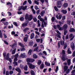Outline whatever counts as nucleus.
<instances>
[{
  "label": "nucleus",
  "mask_w": 75,
  "mask_h": 75,
  "mask_svg": "<svg viewBox=\"0 0 75 75\" xmlns=\"http://www.w3.org/2000/svg\"><path fill=\"white\" fill-rule=\"evenodd\" d=\"M44 67V65L43 63L40 66V68L41 69H43V68Z\"/></svg>",
  "instance_id": "f704fd0d"
},
{
  "label": "nucleus",
  "mask_w": 75,
  "mask_h": 75,
  "mask_svg": "<svg viewBox=\"0 0 75 75\" xmlns=\"http://www.w3.org/2000/svg\"><path fill=\"white\" fill-rule=\"evenodd\" d=\"M68 4L67 3H64L63 5V6L64 8H66L68 7Z\"/></svg>",
  "instance_id": "2eb2a0df"
},
{
  "label": "nucleus",
  "mask_w": 75,
  "mask_h": 75,
  "mask_svg": "<svg viewBox=\"0 0 75 75\" xmlns=\"http://www.w3.org/2000/svg\"><path fill=\"white\" fill-rule=\"evenodd\" d=\"M69 32L72 33V32H75V30L74 28H71L69 30Z\"/></svg>",
  "instance_id": "6ab92c4d"
},
{
  "label": "nucleus",
  "mask_w": 75,
  "mask_h": 75,
  "mask_svg": "<svg viewBox=\"0 0 75 75\" xmlns=\"http://www.w3.org/2000/svg\"><path fill=\"white\" fill-rule=\"evenodd\" d=\"M67 53L68 54H72V52L70 50L69 48H68L67 50Z\"/></svg>",
  "instance_id": "4be33fe9"
},
{
  "label": "nucleus",
  "mask_w": 75,
  "mask_h": 75,
  "mask_svg": "<svg viewBox=\"0 0 75 75\" xmlns=\"http://www.w3.org/2000/svg\"><path fill=\"white\" fill-rule=\"evenodd\" d=\"M45 13V11H41L40 13V15H41L42 17H43L44 16V14Z\"/></svg>",
  "instance_id": "bb28decb"
},
{
  "label": "nucleus",
  "mask_w": 75,
  "mask_h": 75,
  "mask_svg": "<svg viewBox=\"0 0 75 75\" xmlns=\"http://www.w3.org/2000/svg\"><path fill=\"white\" fill-rule=\"evenodd\" d=\"M62 28L64 30H67L68 28V25L66 24H64Z\"/></svg>",
  "instance_id": "4468645a"
},
{
  "label": "nucleus",
  "mask_w": 75,
  "mask_h": 75,
  "mask_svg": "<svg viewBox=\"0 0 75 75\" xmlns=\"http://www.w3.org/2000/svg\"><path fill=\"white\" fill-rule=\"evenodd\" d=\"M15 70L17 72H18V73L21 72V69L19 67H17L16 69Z\"/></svg>",
  "instance_id": "1a4fd4ad"
},
{
  "label": "nucleus",
  "mask_w": 75,
  "mask_h": 75,
  "mask_svg": "<svg viewBox=\"0 0 75 75\" xmlns=\"http://www.w3.org/2000/svg\"><path fill=\"white\" fill-rule=\"evenodd\" d=\"M33 18V15H29V18H28V21H31L32 19Z\"/></svg>",
  "instance_id": "f8f14e48"
},
{
  "label": "nucleus",
  "mask_w": 75,
  "mask_h": 75,
  "mask_svg": "<svg viewBox=\"0 0 75 75\" xmlns=\"http://www.w3.org/2000/svg\"><path fill=\"white\" fill-rule=\"evenodd\" d=\"M27 64L28 65L29 68H30V69H34V68H35V66L34 65L28 62L27 63Z\"/></svg>",
  "instance_id": "f03ea898"
},
{
  "label": "nucleus",
  "mask_w": 75,
  "mask_h": 75,
  "mask_svg": "<svg viewBox=\"0 0 75 75\" xmlns=\"http://www.w3.org/2000/svg\"><path fill=\"white\" fill-rule=\"evenodd\" d=\"M38 65H40L41 64V61L40 60H39L38 61Z\"/></svg>",
  "instance_id": "a19ab883"
},
{
  "label": "nucleus",
  "mask_w": 75,
  "mask_h": 75,
  "mask_svg": "<svg viewBox=\"0 0 75 75\" xmlns=\"http://www.w3.org/2000/svg\"><path fill=\"white\" fill-rule=\"evenodd\" d=\"M35 9L36 10H37L38 9H39V8H38V6L37 5L35 6Z\"/></svg>",
  "instance_id": "5fc2aeb1"
},
{
  "label": "nucleus",
  "mask_w": 75,
  "mask_h": 75,
  "mask_svg": "<svg viewBox=\"0 0 75 75\" xmlns=\"http://www.w3.org/2000/svg\"><path fill=\"white\" fill-rule=\"evenodd\" d=\"M20 20L22 21H24V18L23 17H21L20 18Z\"/></svg>",
  "instance_id": "09e8293b"
},
{
  "label": "nucleus",
  "mask_w": 75,
  "mask_h": 75,
  "mask_svg": "<svg viewBox=\"0 0 75 75\" xmlns=\"http://www.w3.org/2000/svg\"><path fill=\"white\" fill-rule=\"evenodd\" d=\"M73 36V34L72 33H71L69 35V38H72V37Z\"/></svg>",
  "instance_id": "4d7b16f0"
},
{
  "label": "nucleus",
  "mask_w": 75,
  "mask_h": 75,
  "mask_svg": "<svg viewBox=\"0 0 75 75\" xmlns=\"http://www.w3.org/2000/svg\"><path fill=\"white\" fill-rule=\"evenodd\" d=\"M2 23L4 24V25H8V23L7 22H3Z\"/></svg>",
  "instance_id": "c756f323"
},
{
  "label": "nucleus",
  "mask_w": 75,
  "mask_h": 75,
  "mask_svg": "<svg viewBox=\"0 0 75 75\" xmlns=\"http://www.w3.org/2000/svg\"><path fill=\"white\" fill-rule=\"evenodd\" d=\"M21 51H25V48H24V47L21 48Z\"/></svg>",
  "instance_id": "052dcab7"
},
{
  "label": "nucleus",
  "mask_w": 75,
  "mask_h": 75,
  "mask_svg": "<svg viewBox=\"0 0 75 75\" xmlns=\"http://www.w3.org/2000/svg\"><path fill=\"white\" fill-rule=\"evenodd\" d=\"M60 42L61 45H64L65 44V42L64 40H61Z\"/></svg>",
  "instance_id": "393cba45"
},
{
  "label": "nucleus",
  "mask_w": 75,
  "mask_h": 75,
  "mask_svg": "<svg viewBox=\"0 0 75 75\" xmlns=\"http://www.w3.org/2000/svg\"><path fill=\"white\" fill-rule=\"evenodd\" d=\"M54 8L55 10L56 11H58V8H57V6H54Z\"/></svg>",
  "instance_id": "79ce46f5"
},
{
  "label": "nucleus",
  "mask_w": 75,
  "mask_h": 75,
  "mask_svg": "<svg viewBox=\"0 0 75 75\" xmlns=\"http://www.w3.org/2000/svg\"><path fill=\"white\" fill-rule=\"evenodd\" d=\"M29 17V16H28V14H26L25 16V19L26 20H28V19Z\"/></svg>",
  "instance_id": "aec40b11"
},
{
  "label": "nucleus",
  "mask_w": 75,
  "mask_h": 75,
  "mask_svg": "<svg viewBox=\"0 0 75 75\" xmlns=\"http://www.w3.org/2000/svg\"><path fill=\"white\" fill-rule=\"evenodd\" d=\"M66 18H65V16H62V20H65Z\"/></svg>",
  "instance_id": "774afa93"
},
{
  "label": "nucleus",
  "mask_w": 75,
  "mask_h": 75,
  "mask_svg": "<svg viewBox=\"0 0 75 75\" xmlns=\"http://www.w3.org/2000/svg\"><path fill=\"white\" fill-rule=\"evenodd\" d=\"M6 74V69L5 67H4V69L3 70V74H4V75H5Z\"/></svg>",
  "instance_id": "37998d69"
},
{
  "label": "nucleus",
  "mask_w": 75,
  "mask_h": 75,
  "mask_svg": "<svg viewBox=\"0 0 75 75\" xmlns=\"http://www.w3.org/2000/svg\"><path fill=\"white\" fill-rule=\"evenodd\" d=\"M30 74L31 75H35V73L33 70H31L30 71Z\"/></svg>",
  "instance_id": "a878e982"
},
{
  "label": "nucleus",
  "mask_w": 75,
  "mask_h": 75,
  "mask_svg": "<svg viewBox=\"0 0 75 75\" xmlns=\"http://www.w3.org/2000/svg\"><path fill=\"white\" fill-rule=\"evenodd\" d=\"M31 52H32V50L30 49L28 52V55H31Z\"/></svg>",
  "instance_id": "cd10ccee"
},
{
  "label": "nucleus",
  "mask_w": 75,
  "mask_h": 75,
  "mask_svg": "<svg viewBox=\"0 0 75 75\" xmlns=\"http://www.w3.org/2000/svg\"><path fill=\"white\" fill-rule=\"evenodd\" d=\"M18 53L17 54H15V58H18Z\"/></svg>",
  "instance_id": "680f3d73"
},
{
  "label": "nucleus",
  "mask_w": 75,
  "mask_h": 75,
  "mask_svg": "<svg viewBox=\"0 0 75 75\" xmlns=\"http://www.w3.org/2000/svg\"><path fill=\"white\" fill-rule=\"evenodd\" d=\"M14 73V72L13 71H9L10 75H12Z\"/></svg>",
  "instance_id": "864d4df0"
},
{
  "label": "nucleus",
  "mask_w": 75,
  "mask_h": 75,
  "mask_svg": "<svg viewBox=\"0 0 75 75\" xmlns=\"http://www.w3.org/2000/svg\"><path fill=\"white\" fill-rule=\"evenodd\" d=\"M13 25H15L16 27H17L18 26V25H17V23L16 22H13Z\"/></svg>",
  "instance_id": "49530a36"
},
{
  "label": "nucleus",
  "mask_w": 75,
  "mask_h": 75,
  "mask_svg": "<svg viewBox=\"0 0 75 75\" xmlns=\"http://www.w3.org/2000/svg\"><path fill=\"white\" fill-rule=\"evenodd\" d=\"M6 75H9V72H8V71H6Z\"/></svg>",
  "instance_id": "338daca9"
},
{
  "label": "nucleus",
  "mask_w": 75,
  "mask_h": 75,
  "mask_svg": "<svg viewBox=\"0 0 75 75\" xmlns=\"http://www.w3.org/2000/svg\"><path fill=\"white\" fill-rule=\"evenodd\" d=\"M71 45L72 50H75V44L74 43L72 42L71 44Z\"/></svg>",
  "instance_id": "6e6552de"
},
{
  "label": "nucleus",
  "mask_w": 75,
  "mask_h": 75,
  "mask_svg": "<svg viewBox=\"0 0 75 75\" xmlns=\"http://www.w3.org/2000/svg\"><path fill=\"white\" fill-rule=\"evenodd\" d=\"M62 15L61 14L59 15L58 17V19H59V20H61V18H62Z\"/></svg>",
  "instance_id": "de8ad7c7"
},
{
  "label": "nucleus",
  "mask_w": 75,
  "mask_h": 75,
  "mask_svg": "<svg viewBox=\"0 0 75 75\" xmlns=\"http://www.w3.org/2000/svg\"><path fill=\"white\" fill-rule=\"evenodd\" d=\"M73 57H75V51L73 52V54L72 55Z\"/></svg>",
  "instance_id": "6e6d98bb"
},
{
  "label": "nucleus",
  "mask_w": 75,
  "mask_h": 75,
  "mask_svg": "<svg viewBox=\"0 0 75 75\" xmlns=\"http://www.w3.org/2000/svg\"><path fill=\"white\" fill-rule=\"evenodd\" d=\"M67 64H68V65H70L71 64V59H69L67 61Z\"/></svg>",
  "instance_id": "473e14b6"
},
{
  "label": "nucleus",
  "mask_w": 75,
  "mask_h": 75,
  "mask_svg": "<svg viewBox=\"0 0 75 75\" xmlns=\"http://www.w3.org/2000/svg\"><path fill=\"white\" fill-rule=\"evenodd\" d=\"M33 58L34 59H36L38 58V56L35 54H34L33 55Z\"/></svg>",
  "instance_id": "5701e85b"
},
{
  "label": "nucleus",
  "mask_w": 75,
  "mask_h": 75,
  "mask_svg": "<svg viewBox=\"0 0 75 75\" xmlns=\"http://www.w3.org/2000/svg\"><path fill=\"white\" fill-rule=\"evenodd\" d=\"M32 11L33 14H35V11L34 10V9H32Z\"/></svg>",
  "instance_id": "e2e57ef3"
},
{
  "label": "nucleus",
  "mask_w": 75,
  "mask_h": 75,
  "mask_svg": "<svg viewBox=\"0 0 75 75\" xmlns=\"http://www.w3.org/2000/svg\"><path fill=\"white\" fill-rule=\"evenodd\" d=\"M51 20L52 22H54L55 21V18L54 17H52Z\"/></svg>",
  "instance_id": "603ef678"
},
{
  "label": "nucleus",
  "mask_w": 75,
  "mask_h": 75,
  "mask_svg": "<svg viewBox=\"0 0 75 75\" xmlns=\"http://www.w3.org/2000/svg\"><path fill=\"white\" fill-rule=\"evenodd\" d=\"M26 61L28 62H33L35 61V59L32 58H28L26 59Z\"/></svg>",
  "instance_id": "39448f33"
},
{
  "label": "nucleus",
  "mask_w": 75,
  "mask_h": 75,
  "mask_svg": "<svg viewBox=\"0 0 75 75\" xmlns=\"http://www.w3.org/2000/svg\"><path fill=\"white\" fill-rule=\"evenodd\" d=\"M34 22H37V19L36 18L34 17L33 18Z\"/></svg>",
  "instance_id": "e433bc0d"
},
{
  "label": "nucleus",
  "mask_w": 75,
  "mask_h": 75,
  "mask_svg": "<svg viewBox=\"0 0 75 75\" xmlns=\"http://www.w3.org/2000/svg\"><path fill=\"white\" fill-rule=\"evenodd\" d=\"M62 54L63 55H65V50H62Z\"/></svg>",
  "instance_id": "3c124183"
},
{
  "label": "nucleus",
  "mask_w": 75,
  "mask_h": 75,
  "mask_svg": "<svg viewBox=\"0 0 75 75\" xmlns=\"http://www.w3.org/2000/svg\"><path fill=\"white\" fill-rule=\"evenodd\" d=\"M10 57V54L9 53H8L6 56V57H4L5 59L8 61L10 63H11L12 62V60L11 58H9Z\"/></svg>",
  "instance_id": "f257e3e1"
},
{
  "label": "nucleus",
  "mask_w": 75,
  "mask_h": 75,
  "mask_svg": "<svg viewBox=\"0 0 75 75\" xmlns=\"http://www.w3.org/2000/svg\"><path fill=\"white\" fill-rule=\"evenodd\" d=\"M33 41H31L29 43V45L30 46H33Z\"/></svg>",
  "instance_id": "a211bd4d"
},
{
  "label": "nucleus",
  "mask_w": 75,
  "mask_h": 75,
  "mask_svg": "<svg viewBox=\"0 0 75 75\" xmlns=\"http://www.w3.org/2000/svg\"><path fill=\"white\" fill-rule=\"evenodd\" d=\"M45 65L47 66V67H51V64L50 63L47 62H45Z\"/></svg>",
  "instance_id": "9b49d317"
},
{
  "label": "nucleus",
  "mask_w": 75,
  "mask_h": 75,
  "mask_svg": "<svg viewBox=\"0 0 75 75\" xmlns=\"http://www.w3.org/2000/svg\"><path fill=\"white\" fill-rule=\"evenodd\" d=\"M16 48H15L12 51L11 53L12 54H14L16 53Z\"/></svg>",
  "instance_id": "7c9ffc66"
},
{
  "label": "nucleus",
  "mask_w": 75,
  "mask_h": 75,
  "mask_svg": "<svg viewBox=\"0 0 75 75\" xmlns=\"http://www.w3.org/2000/svg\"><path fill=\"white\" fill-rule=\"evenodd\" d=\"M61 12L64 14H66L67 13V11L65 9H62L61 10Z\"/></svg>",
  "instance_id": "ddd939ff"
},
{
  "label": "nucleus",
  "mask_w": 75,
  "mask_h": 75,
  "mask_svg": "<svg viewBox=\"0 0 75 75\" xmlns=\"http://www.w3.org/2000/svg\"><path fill=\"white\" fill-rule=\"evenodd\" d=\"M6 19L5 18H2L1 20V22H3V21H6Z\"/></svg>",
  "instance_id": "8fccbe9b"
},
{
  "label": "nucleus",
  "mask_w": 75,
  "mask_h": 75,
  "mask_svg": "<svg viewBox=\"0 0 75 75\" xmlns=\"http://www.w3.org/2000/svg\"><path fill=\"white\" fill-rule=\"evenodd\" d=\"M34 37V34L32 33L31 34L30 36V39H33Z\"/></svg>",
  "instance_id": "412c9836"
},
{
  "label": "nucleus",
  "mask_w": 75,
  "mask_h": 75,
  "mask_svg": "<svg viewBox=\"0 0 75 75\" xmlns=\"http://www.w3.org/2000/svg\"><path fill=\"white\" fill-rule=\"evenodd\" d=\"M62 59L63 61H66V58H65V55H63L62 57Z\"/></svg>",
  "instance_id": "9d476101"
},
{
  "label": "nucleus",
  "mask_w": 75,
  "mask_h": 75,
  "mask_svg": "<svg viewBox=\"0 0 75 75\" xmlns=\"http://www.w3.org/2000/svg\"><path fill=\"white\" fill-rule=\"evenodd\" d=\"M0 38H3V36H2V33L1 32V30H0Z\"/></svg>",
  "instance_id": "58836bf2"
},
{
  "label": "nucleus",
  "mask_w": 75,
  "mask_h": 75,
  "mask_svg": "<svg viewBox=\"0 0 75 75\" xmlns=\"http://www.w3.org/2000/svg\"><path fill=\"white\" fill-rule=\"evenodd\" d=\"M13 64H14V66L15 67V66H17V65H18V63L17 62H13Z\"/></svg>",
  "instance_id": "c9c22d12"
},
{
  "label": "nucleus",
  "mask_w": 75,
  "mask_h": 75,
  "mask_svg": "<svg viewBox=\"0 0 75 75\" xmlns=\"http://www.w3.org/2000/svg\"><path fill=\"white\" fill-rule=\"evenodd\" d=\"M17 57H15L14 59V62H16V61H17L18 59H17Z\"/></svg>",
  "instance_id": "69168bd1"
},
{
  "label": "nucleus",
  "mask_w": 75,
  "mask_h": 75,
  "mask_svg": "<svg viewBox=\"0 0 75 75\" xmlns=\"http://www.w3.org/2000/svg\"><path fill=\"white\" fill-rule=\"evenodd\" d=\"M29 22L28 21H26L25 22L22 24V27H27L28 25Z\"/></svg>",
  "instance_id": "423d86ee"
},
{
  "label": "nucleus",
  "mask_w": 75,
  "mask_h": 75,
  "mask_svg": "<svg viewBox=\"0 0 75 75\" xmlns=\"http://www.w3.org/2000/svg\"><path fill=\"white\" fill-rule=\"evenodd\" d=\"M17 42H15L12 45V48H13V47H15V46H17Z\"/></svg>",
  "instance_id": "ea45409f"
},
{
  "label": "nucleus",
  "mask_w": 75,
  "mask_h": 75,
  "mask_svg": "<svg viewBox=\"0 0 75 75\" xmlns=\"http://www.w3.org/2000/svg\"><path fill=\"white\" fill-rule=\"evenodd\" d=\"M72 16H75V12L73 11L72 12V13L71 14Z\"/></svg>",
  "instance_id": "0e129e2a"
},
{
  "label": "nucleus",
  "mask_w": 75,
  "mask_h": 75,
  "mask_svg": "<svg viewBox=\"0 0 75 75\" xmlns=\"http://www.w3.org/2000/svg\"><path fill=\"white\" fill-rule=\"evenodd\" d=\"M64 48L65 50L66 49V48H67V44H64Z\"/></svg>",
  "instance_id": "13d9d810"
},
{
  "label": "nucleus",
  "mask_w": 75,
  "mask_h": 75,
  "mask_svg": "<svg viewBox=\"0 0 75 75\" xmlns=\"http://www.w3.org/2000/svg\"><path fill=\"white\" fill-rule=\"evenodd\" d=\"M19 45L21 47H24V45L21 44V43L20 42L19 44Z\"/></svg>",
  "instance_id": "c03bdc74"
},
{
  "label": "nucleus",
  "mask_w": 75,
  "mask_h": 75,
  "mask_svg": "<svg viewBox=\"0 0 75 75\" xmlns=\"http://www.w3.org/2000/svg\"><path fill=\"white\" fill-rule=\"evenodd\" d=\"M62 2L60 1H58L57 2V8H61L62 6Z\"/></svg>",
  "instance_id": "20e7f679"
},
{
  "label": "nucleus",
  "mask_w": 75,
  "mask_h": 75,
  "mask_svg": "<svg viewBox=\"0 0 75 75\" xmlns=\"http://www.w3.org/2000/svg\"><path fill=\"white\" fill-rule=\"evenodd\" d=\"M27 6H26L24 7L23 6H21L20 7H20H19L18 10V11H21V10H25L26 9H27Z\"/></svg>",
  "instance_id": "7ed1b4c3"
},
{
  "label": "nucleus",
  "mask_w": 75,
  "mask_h": 75,
  "mask_svg": "<svg viewBox=\"0 0 75 75\" xmlns=\"http://www.w3.org/2000/svg\"><path fill=\"white\" fill-rule=\"evenodd\" d=\"M24 70L25 71H27L28 70V67H27V65H25L24 67Z\"/></svg>",
  "instance_id": "2f4dec72"
},
{
  "label": "nucleus",
  "mask_w": 75,
  "mask_h": 75,
  "mask_svg": "<svg viewBox=\"0 0 75 75\" xmlns=\"http://www.w3.org/2000/svg\"><path fill=\"white\" fill-rule=\"evenodd\" d=\"M27 40H28V36L25 37L23 39L24 42H27Z\"/></svg>",
  "instance_id": "b1692460"
},
{
  "label": "nucleus",
  "mask_w": 75,
  "mask_h": 75,
  "mask_svg": "<svg viewBox=\"0 0 75 75\" xmlns=\"http://www.w3.org/2000/svg\"><path fill=\"white\" fill-rule=\"evenodd\" d=\"M25 54L24 53L23 54V53H21V58H26V55H25Z\"/></svg>",
  "instance_id": "0eeeda50"
},
{
  "label": "nucleus",
  "mask_w": 75,
  "mask_h": 75,
  "mask_svg": "<svg viewBox=\"0 0 75 75\" xmlns=\"http://www.w3.org/2000/svg\"><path fill=\"white\" fill-rule=\"evenodd\" d=\"M68 32V30H67V29H64V35H67V33Z\"/></svg>",
  "instance_id": "c85d7f7f"
},
{
  "label": "nucleus",
  "mask_w": 75,
  "mask_h": 75,
  "mask_svg": "<svg viewBox=\"0 0 75 75\" xmlns=\"http://www.w3.org/2000/svg\"><path fill=\"white\" fill-rule=\"evenodd\" d=\"M29 28H25V29L23 30V31L24 32H25H25H26V31H28V30H29Z\"/></svg>",
  "instance_id": "72a5a7b5"
},
{
  "label": "nucleus",
  "mask_w": 75,
  "mask_h": 75,
  "mask_svg": "<svg viewBox=\"0 0 75 75\" xmlns=\"http://www.w3.org/2000/svg\"><path fill=\"white\" fill-rule=\"evenodd\" d=\"M66 71V74H68L69 73V72L70 71V69H68Z\"/></svg>",
  "instance_id": "4c0bfd02"
},
{
  "label": "nucleus",
  "mask_w": 75,
  "mask_h": 75,
  "mask_svg": "<svg viewBox=\"0 0 75 75\" xmlns=\"http://www.w3.org/2000/svg\"><path fill=\"white\" fill-rule=\"evenodd\" d=\"M28 2L29 3V4H31L32 3V2L31 0H28Z\"/></svg>",
  "instance_id": "bf43d9fd"
},
{
  "label": "nucleus",
  "mask_w": 75,
  "mask_h": 75,
  "mask_svg": "<svg viewBox=\"0 0 75 75\" xmlns=\"http://www.w3.org/2000/svg\"><path fill=\"white\" fill-rule=\"evenodd\" d=\"M64 72L66 71H67L68 69V66H65L64 67Z\"/></svg>",
  "instance_id": "dca6fc26"
},
{
  "label": "nucleus",
  "mask_w": 75,
  "mask_h": 75,
  "mask_svg": "<svg viewBox=\"0 0 75 75\" xmlns=\"http://www.w3.org/2000/svg\"><path fill=\"white\" fill-rule=\"evenodd\" d=\"M34 51H37V52H40V51H41V50L38 49V47L35 48V49H34Z\"/></svg>",
  "instance_id": "f3484780"
},
{
  "label": "nucleus",
  "mask_w": 75,
  "mask_h": 75,
  "mask_svg": "<svg viewBox=\"0 0 75 75\" xmlns=\"http://www.w3.org/2000/svg\"><path fill=\"white\" fill-rule=\"evenodd\" d=\"M34 3L36 4H37V5H38V4H39V2L37 1L36 0L34 1Z\"/></svg>",
  "instance_id": "a18cd8bd"
}]
</instances>
